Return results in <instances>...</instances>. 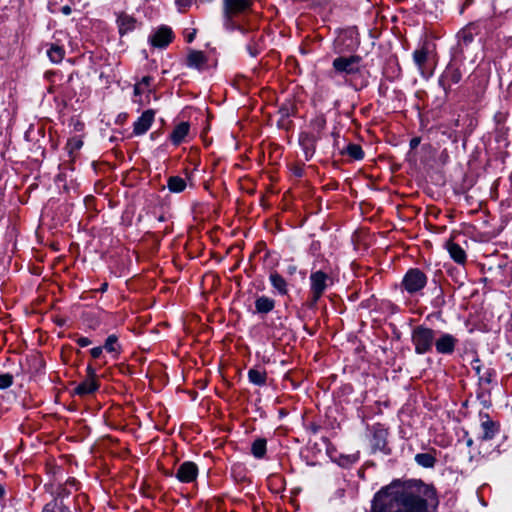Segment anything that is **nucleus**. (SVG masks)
I'll use <instances>...</instances> for the list:
<instances>
[{"mask_svg":"<svg viewBox=\"0 0 512 512\" xmlns=\"http://www.w3.org/2000/svg\"><path fill=\"white\" fill-rule=\"evenodd\" d=\"M427 492L423 485L394 481L375 494L371 512H427V500L422 497Z\"/></svg>","mask_w":512,"mask_h":512,"instance_id":"f257e3e1","label":"nucleus"},{"mask_svg":"<svg viewBox=\"0 0 512 512\" xmlns=\"http://www.w3.org/2000/svg\"><path fill=\"white\" fill-rule=\"evenodd\" d=\"M361 60L362 58L358 55L342 56L333 61V67L337 72L352 74L359 71Z\"/></svg>","mask_w":512,"mask_h":512,"instance_id":"f03ea898","label":"nucleus"},{"mask_svg":"<svg viewBox=\"0 0 512 512\" xmlns=\"http://www.w3.org/2000/svg\"><path fill=\"white\" fill-rule=\"evenodd\" d=\"M434 341V333L431 329L417 327L413 333V342L416 346V352H425L429 350Z\"/></svg>","mask_w":512,"mask_h":512,"instance_id":"7ed1b4c3","label":"nucleus"},{"mask_svg":"<svg viewBox=\"0 0 512 512\" xmlns=\"http://www.w3.org/2000/svg\"><path fill=\"white\" fill-rule=\"evenodd\" d=\"M426 283V276L419 270H410L404 280L403 284L407 291L410 293L416 292L424 287Z\"/></svg>","mask_w":512,"mask_h":512,"instance_id":"20e7f679","label":"nucleus"},{"mask_svg":"<svg viewBox=\"0 0 512 512\" xmlns=\"http://www.w3.org/2000/svg\"><path fill=\"white\" fill-rule=\"evenodd\" d=\"M250 5V0H224V16L229 21L232 15L243 12Z\"/></svg>","mask_w":512,"mask_h":512,"instance_id":"39448f33","label":"nucleus"},{"mask_svg":"<svg viewBox=\"0 0 512 512\" xmlns=\"http://www.w3.org/2000/svg\"><path fill=\"white\" fill-rule=\"evenodd\" d=\"M198 468L193 462H184L177 470L176 477L184 483L192 482L196 479Z\"/></svg>","mask_w":512,"mask_h":512,"instance_id":"423d86ee","label":"nucleus"},{"mask_svg":"<svg viewBox=\"0 0 512 512\" xmlns=\"http://www.w3.org/2000/svg\"><path fill=\"white\" fill-rule=\"evenodd\" d=\"M327 275L322 271L315 272L311 275L313 301L312 304L316 303L326 288Z\"/></svg>","mask_w":512,"mask_h":512,"instance_id":"0eeeda50","label":"nucleus"},{"mask_svg":"<svg viewBox=\"0 0 512 512\" xmlns=\"http://www.w3.org/2000/svg\"><path fill=\"white\" fill-rule=\"evenodd\" d=\"M172 40V31L168 27L159 28L150 38V42L155 47H165Z\"/></svg>","mask_w":512,"mask_h":512,"instance_id":"6e6552de","label":"nucleus"},{"mask_svg":"<svg viewBox=\"0 0 512 512\" xmlns=\"http://www.w3.org/2000/svg\"><path fill=\"white\" fill-rule=\"evenodd\" d=\"M154 115L153 110L143 112L141 117L134 124V133L137 135L146 133L154 120Z\"/></svg>","mask_w":512,"mask_h":512,"instance_id":"1a4fd4ad","label":"nucleus"},{"mask_svg":"<svg viewBox=\"0 0 512 512\" xmlns=\"http://www.w3.org/2000/svg\"><path fill=\"white\" fill-rule=\"evenodd\" d=\"M497 431V425L492 420H490L488 416H485V419H482L481 422L480 438L482 440H490L495 436Z\"/></svg>","mask_w":512,"mask_h":512,"instance_id":"9d476101","label":"nucleus"},{"mask_svg":"<svg viewBox=\"0 0 512 512\" xmlns=\"http://www.w3.org/2000/svg\"><path fill=\"white\" fill-rule=\"evenodd\" d=\"M103 349L107 350V352H116L118 350L123 349V347L119 343L118 337L116 335H110L105 340L103 346L94 347L89 352H102Z\"/></svg>","mask_w":512,"mask_h":512,"instance_id":"9b49d317","label":"nucleus"},{"mask_svg":"<svg viewBox=\"0 0 512 512\" xmlns=\"http://www.w3.org/2000/svg\"><path fill=\"white\" fill-rule=\"evenodd\" d=\"M98 389V384L95 379L88 378L76 386L74 393L79 396H86L92 394Z\"/></svg>","mask_w":512,"mask_h":512,"instance_id":"f8f14e48","label":"nucleus"},{"mask_svg":"<svg viewBox=\"0 0 512 512\" xmlns=\"http://www.w3.org/2000/svg\"><path fill=\"white\" fill-rule=\"evenodd\" d=\"M117 23L119 27V33L124 35L135 28L136 20L132 16L121 13L118 16Z\"/></svg>","mask_w":512,"mask_h":512,"instance_id":"ddd939ff","label":"nucleus"},{"mask_svg":"<svg viewBox=\"0 0 512 512\" xmlns=\"http://www.w3.org/2000/svg\"><path fill=\"white\" fill-rule=\"evenodd\" d=\"M207 62V58L201 51L191 50L187 56V64L189 67L201 69Z\"/></svg>","mask_w":512,"mask_h":512,"instance_id":"4468645a","label":"nucleus"},{"mask_svg":"<svg viewBox=\"0 0 512 512\" xmlns=\"http://www.w3.org/2000/svg\"><path fill=\"white\" fill-rule=\"evenodd\" d=\"M456 339L449 335H443L436 340L435 345L438 352H451L454 349Z\"/></svg>","mask_w":512,"mask_h":512,"instance_id":"2eb2a0df","label":"nucleus"},{"mask_svg":"<svg viewBox=\"0 0 512 512\" xmlns=\"http://www.w3.org/2000/svg\"><path fill=\"white\" fill-rule=\"evenodd\" d=\"M447 250L450 254V256L457 262V263H464L466 259L465 251L456 243L449 240L446 244Z\"/></svg>","mask_w":512,"mask_h":512,"instance_id":"dca6fc26","label":"nucleus"},{"mask_svg":"<svg viewBox=\"0 0 512 512\" xmlns=\"http://www.w3.org/2000/svg\"><path fill=\"white\" fill-rule=\"evenodd\" d=\"M189 124L186 122H182L175 127L171 134V140L175 145L181 143L184 137L188 134Z\"/></svg>","mask_w":512,"mask_h":512,"instance_id":"f3484780","label":"nucleus"},{"mask_svg":"<svg viewBox=\"0 0 512 512\" xmlns=\"http://www.w3.org/2000/svg\"><path fill=\"white\" fill-rule=\"evenodd\" d=\"M167 186L171 192L179 193L185 189L186 182L179 176H172L168 179Z\"/></svg>","mask_w":512,"mask_h":512,"instance_id":"a211bd4d","label":"nucleus"},{"mask_svg":"<svg viewBox=\"0 0 512 512\" xmlns=\"http://www.w3.org/2000/svg\"><path fill=\"white\" fill-rule=\"evenodd\" d=\"M476 34H478V32L476 31L475 25L469 24L464 29L461 30V32L459 33V37L465 44H468L472 42Z\"/></svg>","mask_w":512,"mask_h":512,"instance_id":"6ab92c4d","label":"nucleus"},{"mask_svg":"<svg viewBox=\"0 0 512 512\" xmlns=\"http://www.w3.org/2000/svg\"><path fill=\"white\" fill-rule=\"evenodd\" d=\"M428 52L425 48H422L420 50H416L414 52V61L418 65L419 69L421 70V73L424 74V64L427 61Z\"/></svg>","mask_w":512,"mask_h":512,"instance_id":"aec40b11","label":"nucleus"},{"mask_svg":"<svg viewBox=\"0 0 512 512\" xmlns=\"http://www.w3.org/2000/svg\"><path fill=\"white\" fill-rule=\"evenodd\" d=\"M48 57L54 63H59L64 57V50L59 46H51L47 51Z\"/></svg>","mask_w":512,"mask_h":512,"instance_id":"412c9836","label":"nucleus"},{"mask_svg":"<svg viewBox=\"0 0 512 512\" xmlns=\"http://www.w3.org/2000/svg\"><path fill=\"white\" fill-rule=\"evenodd\" d=\"M274 308V301L267 297L258 298V312L267 313Z\"/></svg>","mask_w":512,"mask_h":512,"instance_id":"4be33fe9","label":"nucleus"},{"mask_svg":"<svg viewBox=\"0 0 512 512\" xmlns=\"http://www.w3.org/2000/svg\"><path fill=\"white\" fill-rule=\"evenodd\" d=\"M415 460L423 467H432L435 462L434 457L427 453L417 454L415 456Z\"/></svg>","mask_w":512,"mask_h":512,"instance_id":"5701e85b","label":"nucleus"},{"mask_svg":"<svg viewBox=\"0 0 512 512\" xmlns=\"http://www.w3.org/2000/svg\"><path fill=\"white\" fill-rule=\"evenodd\" d=\"M346 152L350 157L356 160L362 159L364 156L362 148L357 144H349L346 148Z\"/></svg>","mask_w":512,"mask_h":512,"instance_id":"b1692460","label":"nucleus"},{"mask_svg":"<svg viewBox=\"0 0 512 512\" xmlns=\"http://www.w3.org/2000/svg\"><path fill=\"white\" fill-rule=\"evenodd\" d=\"M271 282L273 284V286L275 288H277L281 293H285L286 292V289H285V286H286V283H285V280L278 274H272L271 277Z\"/></svg>","mask_w":512,"mask_h":512,"instance_id":"393cba45","label":"nucleus"},{"mask_svg":"<svg viewBox=\"0 0 512 512\" xmlns=\"http://www.w3.org/2000/svg\"><path fill=\"white\" fill-rule=\"evenodd\" d=\"M13 377L10 374L0 375V389L8 388L12 385Z\"/></svg>","mask_w":512,"mask_h":512,"instance_id":"a878e982","label":"nucleus"},{"mask_svg":"<svg viewBox=\"0 0 512 512\" xmlns=\"http://www.w3.org/2000/svg\"><path fill=\"white\" fill-rule=\"evenodd\" d=\"M67 145H68L69 151L73 152L75 150H79L82 147L83 142L79 138H72L68 141Z\"/></svg>","mask_w":512,"mask_h":512,"instance_id":"bb28decb","label":"nucleus"},{"mask_svg":"<svg viewBox=\"0 0 512 512\" xmlns=\"http://www.w3.org/2000/svg\"><path fill=\"white\" fill-rule=\"evenodd\" d=\"M293 111V106H283L280 108L279 113L281 114V120H283L286 117H289L290 113Z\"/></svg>","mask_w":512,"mask_h":512,"instance_id":"cd10ccee","label":"nucleus"},{"mask_svg":"<svg viewBox=\"0 0 512 512\" xmlns=\"http://www.w3.org/2000/svg\"><path fill=\"white\" fill-rule=\"evenodd\" d=\"M266 452V441L264 439L258 438V458L264 456Z\"/></svg>","mask_w":512,"mask_h":512,"instance_id":"c85d7f7f","label":"nucleus"},{"mask_svg":"<svg viewBox=\"0 0 512 512\" xmlns=\"http://www.w3.org/2000/svg\"><path fill=\"white\" fill-rule=\"evenodd\" d=\"M77 343L79 344L80 347H86L91 344V340L86 337H81L77 339Z\"/></svg>","mask_w":512,"mask_h":512,"instance_id":"c756f323","label":"nucleus"},{"mask_svg":"<svg viewBox=\"0 0 512 512\" xmlns=\"http://www.w3.org/2000/svg\"><path fill=\"white\" fill-rule=\"evenodd\" d=\"M420 138L419 137H415V138H412L411 141H410V147L412 149L416 148L419 144H420Z\"/></svg>","mask_w":512,"mask_h":512,"instance_id":"7c9ffc66","label":"nucleus"},{"mask_svg":"<svg viewBox=\"0 0 512 512\" xmlns=\"http://www.w3.org/2000/svg\"><path fill=\"white\" fill-rule=\"evenodd\" d=\"M87 371H88L89 378L95 379V376H96L95 369L91 365L88 366Z\"/></svg>","mask_w":512,"mask_h":512,"instance_id":"2f4dec72","label":"nucleus"},{"mask_svg":"<svg viewBox=\"0 0 512 512\" xmlns=\"http://www.w3.org/2000/svg\"><path fill=\"white\" fill-rule=\"evenodd\" d=\"M249 378L253 383H256V370L251 369L249 371Z\"/></svg>","mask_w":512,"mask_h":512,"instance_id":"473e14b6","label":"nucleus"},{"mask_svg":"<svg viewBox=\"0 0 512 512\" xmlns=\"http://www.w3.org/2000/svg\"><path fill=\"white\" fill-rule=\"evenodd\" d=\"M195 35H196V30L194 29L192 32H190L186 38H187V42H192L195 38Z\"/></svg>","mask_w":512,"mask_h":512,"instance_id":"72a5a7b5","label":"nucleus"},{"mask_svg":"<svg viewBox=\"0 0 512 512\" xmlns=\"http://www.w3.org/2000/svg\"><path fill=\"white\" fill-rule=\"evenodd\" d=\"M150 81H151V77H149V76H145V77H143V78H142L141 83H139V84H140V85H141V84L149 85Z\"/></svg>","mask_w":512,"mask_h":512,"instance_id":"f704fd0d","label":"nucleus"},{"mask_svg":"<svg viewBox=\"0 0 512 512\" xmlns=\"http://www.w3.org/2000/svg\"><path fill=\"white\" fill-rule=\"evenodd\" d=\"M61 11H62L63 14L69 15L71 13V8L69 6H63L61 8Z\"/></svg>","mask_w":512,"mask_h":512,"instance_id":"c9c22d12","label":"nucleus"},{"mask_svg":"<svg viewBox=\"0 0 512 512\" xmlns=\"http://www.w3.org/2000/svg\"><path fill=\"white\" fill-rule=\"evenodd\" d=\"M141 92H142V91H141V89H140V84H136V85L134 86V94H135V95H140V94H141Z\"/></svg>","mask_w":512,"mask_h":512,"instance_id":"e433bc0d","label":"nucleus"},{"mask_svg":"<svg viewBox=\"0 0 512 512\" xmlns=\"http://www.w3.org/2000/svg\"><path fill=\"white\" fill-rule=\"evenodd\" d=\"M251 452L256 456V440L251 444Z\"/></svg>","mask_w":512,"mask_h":512,"instance_id":"4c0bfd02","label":"nucleus"},{"mask_svg":"<svg viewBox=\"0 0 512 512\" xmlns=\"http://www.w3.org/2000/svg\"><path fill=\"white\" fill-rule=\"evenodd\" d=\"M377 446H378L379 448H381V447H383V446H384V440H383L382 438L378 440V442H377Z\"/></svg>","mask_w":512,"mask_h":512,"instance_id":"58836bf2","label":"nucleus"},{"mask_svg":"<svg viewBox=\"0 0 512 512\" xmlns=\"http://www.w3.org/2000/svg\"><path fill=\"white\" fill-rule=\"evenodd\" d=\"M107 286H108V284H107V283H104V284L102 285V287H101V291H102V292H103V291H105V290L107 289Z\"/></svg>","mask_w":512,"mask_h":512,"instance_id":"ea45409f","label":"nucleus"},{"mask_svg":"<svg viewBox=\"0 0 512 512\" xmlns=\"http://www.w3.org/2000/svg\"><path fill=\"white\" fill-rule=\"evenodd\" d=\"M4 495V489L2 486H0V498Z\"/></svg>","mask_w":512,"mask_h":512,"instance_id":"a19ab883","label":"nucleus"},{"mask_svg":"<svg viewBox=\"0 0 512 512\" xmlns=\"http://www.w3.org/2000/svg\"><path fill=\"white\" fill-rule=\"evenodd\" d=\"M43 512H54L52 509L48 508V506L43 510Z\"/></svg>","mask_w":512,"mask_h":512,"instance_id":"79ce46f5","label":"nucleus"},{"mask_svg":"<svg viewBox=\"0 0 512 512\" xmlns=\"http://www.w3.org/2000/svg\"><path fill=\"white\" fill-rule=\"evenodd\" d=\"M257 381H258V385L262 382V378H261V376H260V374H259V373H258Z\"/></svg>","mask_w":512,"mask_h":512,"instance_id":"37998d69","label":"nucleus"},{"mask_svg":"<svg viewBox=\"0 0 512 512\" xmlns=\"http://www.w3.org/2000/svg\"><path fill=\"white\" fill-rule=\"evenodd\" d=\"M99 355L100 354H98V353L93 354L94 357H98Z\"/></svg>","mask_w":512,"mask_h":512,"instance_id":"c03bdc74","label":"nucleus"},{"mask_svg":"<svg viewBox=\"0 0 512 512\" xmlns=\"http://www.w3.org/2000/svg\"><path fill=\"white\" fill-rule=\"evenodd\" d=\"M180 2H183V4H186V1H184V0H180Z\"/></svg>","mask_w":512,"mask_h":512,"instance_id":"a18cd8bd","label":"nucleus"},{"mask_svg":"<svg viewBox=\"0 0 512 512\" xmlns=\"http://www.w3.org/2000/svg\"><path fill=\"white\" fill-rule=\"evenodd\" d=\"M180 2H183V4H186V1H184V0H180Z\"/></svg>","mask_w":512,"mask_h":512,"instance_id":"49530a36","label":"nucleus"}]
</instances>
